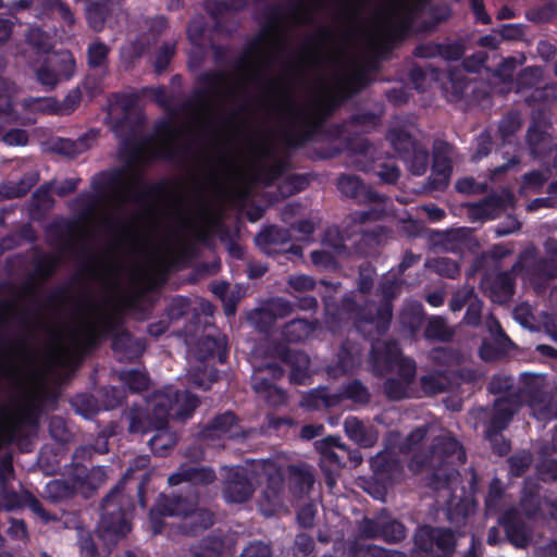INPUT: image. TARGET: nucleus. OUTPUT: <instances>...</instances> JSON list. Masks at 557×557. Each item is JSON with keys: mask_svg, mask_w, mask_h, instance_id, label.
I'll return each mask as SVG.
<instances>
[{"mask_svg": "<svg viewBox=\"0 0 557 557\" xmlns=\"http://www.w3.org/2000/svg\"><path fill=\"white\" fill-rule=\"evenodd\" d=\"M198 400L188 392L175 394V401L172 404L171 393H157L149 400V407L152 409L156 418V423L151 424L150 429H156V435L150 440V446L154 454L163 455L165 450L174 446L176 437L163 425L166 421L170 411L172 416L178 419H186L190 416L191 411L197 407Z\"/></svg>", "mask_w": 557, "mask_h": 557, "instance_id": "nucleus-1", "label": "nucleus"}, {"mask_svg": "<svg viewBox=\"0 0 557 557\" xmlns=\"http://www.w3.org/2000/svg\"><path fill=\"white\" fill-rule=\"evenodd\" d=\"M265 478L269 490L276 497L277 486L282 482V469L275 461H260L250 468L236 467L228 471L224 487V498L228 503H243L249 498L256 478Z\"/></svg>", "mask_w": 557, "mask_h": 557, "instance_id": "nucleus-2", "label": "nucleus"}, {"mask_svg": "<svg viewBox=\"0 0 557 557\" xmlns=\"http://www.w3.org/2000/svg\"><path fill=\"white\" fill-rule=\"evenodd\" d=\"M373 358L375 362L385 363L392 371L396 370L400 375V380L391 379L385 383L387 396L392 399H401L409 396L408 386L416 374L414 362L403 357L395 343L385 344L384 351H381V346L376 345Z\"/></svg>", "mask_w": 557, "mask_h": 557, "instance_id": "nucleus-3", "label": "nucleus"}, {"mask_svg": "<svg viewBox=\"0 0 557 557\" xmlns=\"http://www.w3.org/2000/svg\"><path fill=\"white\" fill-rule=\"evenodd\" d=\"M162 516H182L186 533H197L213 524V515L205 508H199L194 500L181 497H163L159 502Z\"/></svg>", "mask_w": 557, "mask_h": 557, "instance_id": "nucleus-4", "label": "nucleus"}, {"mask_svg": "<svg viewBox=\"0 0 557 557\" xmlns=\"http://www.w3.org/2000/svg\"><path fill=\"white\" fill-rule=\"evenodd\" d=\"M455 537L448 530L419 528L416 534L418 557H446L454 548Z\"/></svg>", "mask_w": 557, "mask_h": 557, "instance_id": "nucleus-5", "label": "nucleus"}, {"mask_svg": "<svg viewBox=\"0 0 557 557\" xmlns=\"http://www.w3.org/2000/svg\"><path fill=\"white\" fill-rule=\"evenodd\" d=\"M18 120L16 104H12L11 87L0 81V139L9 146H24L28 140L25 131L10 129L5 125Z\"/></svg>", "mask_w": 557, "mask_h": 557, "instance_id": "nucleus-6", "label": "nucleus"}, {"mask_svg": "<svg viewBox=\"0 0 557 557\" xmlns=\"http://www.w3.org/2000/svg\"><path fill=\"white\" fill-rule=\"evenodd\" d=\"M117 502L119 493L113 492L106 498L103 504L104 515L100 521L98 532L99 537H101L104 542L115 543L131 530L125 515L121 510H119L116 513L114 511Z\"/></svg>", "mask_w": 557, "mask_h": 557, "instance_id": "nucleus-7", "label": "nucleus"}, {"mask_svg": "<svg viewBox=\"0 0 557 557\" xmlns=\"http://www.w3.org/2000/svg\"><path fill=\"white\" fill-rule=\"evenodd\" d=\"M411 14V0H389L382 12L380 28L384 36L392 37L404 32Z\"/></svg>", "mask_w": 557, "mask_h": 557, "instance_id": "nucleus-8", "label": "nucleus"}, {"mask_svg": "<svg viewBox=\"0 0 557 557\" xmlns=\"http://www.w3.org/2000/svg\"><path fill=\"white\" fill-rule=\"evenodd\" d=\"M49 62L54 66L53 70L42 67L37 76L42 85L55 86L62 78H70L74 72L75 62L71 53L62 52L53 55Z\"/></svg>", "mask_w": 557, "mask_h": 557, "instance_id": "nucleus-9", "label": "nucleus"}, {"mask_svg": "<svg viewBox=\"0 0 557 557\" xmlns=\"http://www.w3.org/2000/svg\"><path fill=\"white\" fill-rule=\"evenodd\" d=\"M362 533L368 537H382L387 542H398L405 537V528L401 523L380 517L376 520H366Z\"/></svg>", "mask_w": 557, "mask_h": 557, "instance_id": "nucleus-10", "label": "nucleus"}, {"mask_svg": "<svg viewBox=\"0 0 557 557\" xmlns=\"http://www.w3.org/2000/svg\"><path fill=\"white\" fill-rule=\"evenodd\" d=\"M444 460L448 463H465L466 454L455 438H441L432 450L428 465L429 467H436Z\"/></svg>", "mask_w": 557, "mask_h": 557, "instance_id": "nucleus-11", "label": "nucleus"}, {"mask_svg": "<svg viewBox=\"0 0 557 557\" xmlns=\"http://www.w3.org/2000/svg\"><path fill=\"white\" fill-rule=\"evenodd\" d=\"M513 197L509 191H502L500 196H492L487 199L473 205L470 208V214L473 220L495 219L502 210L511 206Z\"/></svg>", "mask_w": 557, "mask_h": 557, "instance_id": "nucleus-12", "label": "nucleus"}, {"mask_svg": "<svg viewBox=\"0 0 557 557\" xmlns=\"http://www.w3.org/2000/svg\"><path fill=\"white\" fill-rule=\"evenodd\" d=\"M451 165L449 158V147L440 145L434 151V163L431 174V186L434 189L445 188L450 178Z\"/></svg>", "mask_w": 557, "mask_h": 557, "instance_id": "nucleus-13", "label": "nucleus"}, {"mask_svg": "<svg viewBox=\"0 0 557 557\" xmlns=\"http://www.w3.org/2000/svg\"><path fill=\"white\" fill-rule=\"evenodd\" d=\"M215 475L212 470L196 468L193 466H183L180 471L169 478L171 485L181 482H190L193 484H208L214 480Z\"/></svg>", "mask_w": 557, "mask_h": 557, "instance_id": "nucleus-14", "label": "nucleus"}, {"mask_svg": "<svg viewBox=\"0 0 557 557\" xmlns=\"http://www.w3.org/2000/svg\"><path fill=\"white\" fill-rule=\"evenodd\" d=\"M346 434L357 444L371 447L377 440V434L371 428H367L357 418H347L344 423Z\"/></svg>", "mask_w": 557, "mask_h": 557, "instance_id": "nucleus-15", "label": "nucleus"}, {"mask_svg": "<svg viewBox=\"0 0 557 557\" xmlns=\"http://www.w3.org/2000/svg\"><path fill=\"white\" fill-rule=\"evenodd\" d=\"M317 449L321 454V463L322 467H325L326 463H330L331 467H339L342 463V457L335 451V448L347 453L344 445L339 443L337 437H326L323 441L315 443Z\"/></svg>", "mask_w": 557, "mask_h": 557, "instance_id": "nucleus-16", "label": "nucleus"}, {"mask_svg": "<svg viewBox=\"0 0 557 557\" xmlns=\"http://www.w3.org/2000/svg\"><path fill=\"white\" fill-rule=\"evenodd\" d=\"M280 358L292 366V379L296 382L302 383L309 373L310 360L308 356L302 352L287 351L282 352Z\"/></svg>", "mask_w": 557, "mask_h": 557, "instance_id": "nucleus-17", "label": "nucleus"}, {"mask_svg": "<svg viewBox=\"0 0 557 557\" xmlns=\"http://www.w3.org/2000/svg\"><path fill=\"white\" fill-rule=\"evenodd\" d=\"M407 145L410 147L411 150L406 151V153L403 157L404 161L414 175L423 174L426 170L428 164L426 151L417 147L416 144L412 143L410 138H407Z\"/></svg>", "mask_w": 557, "mask_h": 557, "instance_id": "nucleus-18", "label": "nucleus"}, {"mask_svg": "<svg viewBox=\"0 0 557 557\" xmlns=\"http://www.w3.org/2000/svg\"><path fill=\"white\" fill-rule=\"evenodd\" d=\"M518 409L516 399L510 397L497 399L495 403V414L492 424L495 429H503L507 425Z\"/></svg>", "mask_w": 557, "mask_h": 557, "instance_id": "nucleus-19", "label": "nucleus"}, {"mask_svg": "<svg viewBox=\"0 0 557 557\" xmlns=\"http://www.w3.org/2000/svg\"><path fill=\"white\" fill-rule=\"evenodd\" d=\"M313 333V326L305 320H295L288 323L284 330V336L288 342H301Z\"/></svg>", "mask_w": 557, "mask_h": 557, "instance_id": "nucleus-20", "label": "nucleus"}, {"mask_svg": "<svg viewBox=\"0 0 557 557\" xmlns=\"http://www.w3.org/2000/svg\"><path fill=\"white\" fill-rule=\"evenodd\" d=\"M530 408L532 414L537 420H546L557 418V404L554 405L550 401L548 403L546 398H533L530 403Z\"/></svg>", "mask_w": 557, "mask_h": 557, "instance_id": "nucleus-21", "label": "nucleus"}, {"mask_svg": "<svg viewBox=\"0 0 557 557\" xmlns=\"http://www.w3.org/2000/svg\"><path fill=\"white\" fill-rule=\"evenodd\" d=\"M35 181L33 177H28L27 180L21 181L18 185H3L0 186V197L4 198H13L20 197L26 194L30 187L34 185Z\"/></svg>", "mask_w": 557, "mask_h": 557, "instance_id": "nucleus-22", "label": "nucleus"}, {"mask_svg": "<svg viewBox=\"0 0 557 557\" xmlns=\"http://www.w3.org/2000/svg\"><path fill=\"white\" fill-rule=\"evenodd\" d=\"M338 188L346 196L357 197L363 188V185L360 180L355 176H343L338 180Z\"/></svg>", "mask_w": 557, "mask_h": 557, "instance_id": "nucleus-23", "label": "nucleus"}, {"mask_svg": "<svg viewBox=\"0 0 557 557\" xmlns=\"http://www.w3.org/2000/svg\"><path fill=\"white\" fill-rule=\"evenodd\" d=\"M143 194V186L134 181L117 195V200L121 203H127L131 201H139Z\"/></svg>", "mask_w": 557, "mask_h": 557, "instance_id": "nucleus-24", "label": "nucleus"}, {"mask_svg": "<svg viewBox=\"0 0 557 557\" xmlns=\"http://www.w3.org/2000/svg\"><path fill=\"white\" fill-rule=\"evenodd\" d=\"M87 20L94 29H100L104 23V7L92 3L87 8Z\"/></svg>", "mask_w": 557, "mask_h": 557, "instance_id": "nucleus-25", "label": "nucleus"}, {"mask_svg": "<svg viewBox=\"0 0 557 557\" xmlns=\"http://www.w3.org/2000/svg\"><path fill=\"white\" fill-rule=\"evenodd\" d=\"M425 334L428 337H436L440 339H446L450 335L441 318L430 320Z\"/></svg>", "mask_w": 557, "mask_h": 557, "instance_id": "nucleus-26", "label": "nucleus"}, {"mask_svg": "<svg viewBox=\"0 0 557 557\" xmlns=\"http://www.w3.org/2000/svg\"><path fill=\"white\" fill-rule=\"evenodd\" d=\"M123 380L133 391H140L145 388L148 384V379L146 374L139 371L125 372L123 374Z\"/></svg>", "mask_w": 557, "mask_h": 557, "instance_id": "nucleus-27", "label": "nucleus"}, {"mask_svg": "<svg viewBox=\"0 0 557 557\" xmlns=\"http://www.w3.org/2000/svg\"><path fill=\"white\" fill-rule=\"evenodd\" d=\"M108 48L103 44L95 42L88 49V62L91 66H99L104 61Z\"/></svg>", "mask_w": 557, "mask_h": 557, "instance_id": "nucleus-28", "label": "nucleus"}, {"mask_svg": "<svg viewBox=\"0 0 557 557\" xmlns=\"http://www.w3.org/2000/svg\"><path fill=\"white\" fill-rule=\"evenodd\" d=\"M422 387L426 394H435L445 388L444 377L431 374L422 377Z\"/></svg>", "mask_w": 557, "mask_h": 557, "instance_id": "nucleus-29", "label": "nucleus"}, {"mask_svg": "<svg viewBox=\"0 0 557 557\" xmlns=\"http://www.w3.org/2000/svg\"><path fill=\"white\" fill-rule=\"evenodd\" d=\"M236 419L232 412H225L213 422V430L219 433H227L235 425Z\"/></svg>", "mask_w": 557, "mask_h": 557, "instance_id": "nucleus-30", "label": "nucleus"}, {"mask_svg": "<svg viewBox=\"0 0 557 557\" xmlns=\"http://www.w3.org/2000/svg\"><path fill=\"white\" fill-rule=\"evenodd\" d=\"M510 471L513 475H520L524 468L531 463V456L528 453H521L509 459Z\"/></svg>", "mask_w": 557, "mask_h": 557, "instance_id": "nucleus-31", "label": "nucleus"}, {"mask_svg": "<svg viewBox=\"0 0 557 557\" xmlns=\"http://www.w3.org/2000/svg\"><path fill=\"white\" fill-rule=\"evenodd\" d=\"M270 556V547L261 542L251 543L247 546L242 557H269Z\"/></svg>", "mask_w": 557, "mask_h": 557, "instance_id": "nucleus-32", "label": "nucleus"}, {"mask_svg": "<svg viewBox=\"0 0 557 557\" xmlns=\"http://www.w3.org/2000/svg\"><path fill=\"white\" fill-rule=\"evenodd\" d=\"M467 295L469 296L470 304L466 313V320L470 324H475L480 319L481 304L479 300L472 297V292H467Z\"/></svg>", "mask_w": 557, "mask_h": 557, "instance_id": "nucleus-33", "label": "nucleus"}, {"mask_svg": "<svg viewBox=\"0 0 557 557\" xmlns=\"http://www.w3.org/2000/svg\"><path fill=\"white\" fill-rule=\"evenodd\" d=\"M205 374L207 379L202 377L198 372H189L190 380L195 385L201 388H207L209 383L215 380V371L206 368L203 370V375Z\"/></svg>", "mask_w": 557, "mask_h": 557, "instance_id": "nucleus-34", "label": "nucleus"}, {"mask_svg": "<svg viewBox=\"0 0 557 557\" xmlns=\"http://www.w3.org/2000/svg\"><path fill=\"white\" fill-rule=\"evenodd\" d=\"M436 269L440 273L449 277H454L458 273L457 264L445 258L436 260Z\"/></svg>", "mask_w": 557, "mask_h": 557, "instance_id": "nucleus-35", "label": "nucleus"}, {"mask_svg": "<svg viewBox=\"0 0 557 557\" xmlns=\"http://www.w3.org/2000/svg\"><path fill=\"white\" fill-rule=\"evenodd\" d=\"M500 283H502V294L500 295L495 294L492 296L493 300L497 301V302L505 301L512 294V284L508 276H506V275L502 276Z\"/></svg>", "mask_w": 557, "mask_h": 557, "instance_id": "nucleus-36", "label": "nucleus"}, {"mask_svg": "<svg viewBox=\"0 0 557 557\" xmlns=\"http://www.w3.org/2000/svg\"><path fill=\"white\" fill-rule=\"evenodd\" d=\"M289 284L296 290H306L312 288L313 280L309 276L298 275L290 277Z\"/></svg>", "mask_w": 557, "mask_h": 557, "instance_id": "nucleus-37", "label": "nucleus"}, {"mask_svg": "<svg viewBox=\"0 0 557 557\" xmlns=\"http://www.w3.org/2000/svg\"><path fill=\"white\" fill-rule=\"evenodd\" d=\"M346 395L356 401H364L367 399V392L359 383L349 385L346 389Z\"/></svg>", "mask_w": 557, "mask_h": 557, "instance_id": "nucleus-38", "label": "nucleus"}, {"mask_svg": "<svg viewBox=\"0 0 557 557\" xmlns=\"http://www.w3.org/2000/svg\"><path fill=\"white\" fill-rule=\"evenodd\" d=\"M539 472L545 481L557 479V462L549 461L547 463H542L539 468Z\"/></svg>", "mask_w": 557, "mask_h": 557, "instance_id": "nucleus-39", "label": "nucleus"}, {"mask_svg": "<svg viewBox=\"0 0 557 557\" xmlns=\"http://www.w3.org/2000/svg\"><path fill=\"white\" fill-rule=\"evenodd\" d=\"M440 475H441V470H438V472L436 473V479L434 481V486H435L436 490H443V491L449 490L450 485L455 481H457V478H458V473L457 472H451L444 480H441Z\"/></svg>", "mask_w": 557, "mask_h": 557, "instance_id": "nucleus-40", "label": "nucleus"}, {"mask_svg": "<svg viewBox=\"0 0 557 557\" xmlns=\"http://www.w3.org/2000/svg\"><path fill=\"white\" fill-rule=\"evenodd\" d=\"M28 40L39 49L46 50L48 48L46 35L40 29H32L28 35Z\"/></svg>", "mask_w": 557, "mask_h": 557, "instance_id": "nucleus-41", "label": "nucleus"}, {"mask_svg": "<svg viewBox=\"0 0 557 557\" xmlns=\"http://www.w3.org/2000/svg\"><path fill=\"white\" fill-rule=\"evenodd\" d=\"M173 51H174V48L171 45H166L162 49V51L160 52V54L157 59V62H156L157 69L159 71L163 70L166 66L171 55L173 54Z\"/></svg>", "mask_w": 557, "mask_h": 557, "instance_id": "nucleus-42", "label": "nucleus"}, {"mask_svg": "<svg viewBox=\"0 0 557 557\" xmlns=\"http://www.w3.org/2000/svg\"><path fill=\"white\" fill-rule=\"evenodd\" d=\"M391 308L388 305H386L380 310L377 317L373 320V323H375L377 327H385L391 319Z\"/></svg>", "mask_w": 557, "mask_h": 557, "instance_id": "nucleus-43", "label": "nucleus"}, {"mask_svg": "<svg viewBox=\"0 0 557 557\" xmlns=\"http://www.w3.org/2000/svg\"><path fill=\"white\" fill-rule=\"evenodd\" d=\"M399 171L395 166H385L381 172L380 176L387 183H393L398 178Z\"/></svg>", "mask_w": 557, "mask_h": 557, "instance_id": "nucleus-44", "label": "nucleus"}, {"mask_svg": "<svg viewBox=\"0 0 557 557\" xmlns=\"http://www.w3.org/2000/svg\"><path fill=\"white\" fill-rule=\"evenodd\" d=\"M322 425H306L301 430V436L307 440H311L322 432Z\"/></svg>", "mask_w": 557, "mask_h": 557, "instance_id": "nucleus-45", "label": "nucleus"}, {"mask_svg": "<svg viewBox=\"0 0 557 557\" xmlns=\"http://www.w3.org/2000/svg\"><path fill=\"white\" fill-rule=\"evenodd\" d=\"M298 520L300 521V523L304 527H310L312 524V520H313V511H312V509L310 507L304 508L298 513Z\"/></svg>", "mask_w": 557, "mask_h": 557, "instance_id": "nucleus-46", "label": "nucleus"}, {"mask_svg": "<svg viewBox=\"0 0 557 557\" xmlns=\"http://www.w3.org/2000/svg\"><path fill=\"white\" fill-rule=\"evenodd\" d=\"M524 181H525L527 185L536 186V185H542V183L544 181H546V177L541 173L534 172V173H530V174L525 175Z\"/></svg>", "mask_w": 557, "mask_h": 557, "instance_id": "nucleus-47", "label": "nucleus"}, {"mask_svg": "<svg viewBox=\"0 0 557 557\" xmlns=\"http://www.w3.org/2000/svg\"><path fill=\"white\" fill-rule=\"evenodd\" d=\"M81 553L83 557H95L96 548L91 540L82 543Z\"/></svg>", "mask_w": 557, "mask_h": 557, "instance_id": "nucleus-48", "label": "nucleus"}, {"mask_svg": "<svg viewBox=\"0 0 557 557\" xmlns=\"http://www.w3.org/2000/svg\"><path fill=\"white\" fill-rule=\"evenodd\" d=\"M429 218L433 221L441 220L444 216V211L436 207H424Z\"/></svg>", "mask_w": 557, "mask_h": 557, "instance_id": "nucleus-49", "label": "nucleus"}, {"mask_svg": "<svg viewBox=\"0 0 557 557\" xmlns=\"http://www.w3.org/2000/svg\"><path fill=\"white\" fill-rule=\"evenodd\" d=\"M300 480H301V490L310 488L313 484V478L309 471H301L299 473Z\"/></svg>", "mask_w": 557, "mask_h": 557, "instance_id": "nucleus-50", "label": "nucleus"}, {"mask_svg": "<svg viewBox=\"0 0 557 557\" xmlns=\"http://www.w3.org/2000/svg\"><path fill=\"white\" fill-rule=\"evenodd\" d=\"M424 435H425V432L422 429H418L414 432H412V434L408 438V444L406 446V449L410 450L411 443H418L419 441H421L424 437Z\"/></svg>", "mask_w": 557, "mask_h": 557, "instance_id": "nucleus-51", "label": "nucleus"}, {"mask_svg": "<svg viewBox=\"0 0 557 557\" xmlns=\"http://www.w3.org/2000/svg\"><path fill=\"white\" fill-rule=\"evenodd\" d=\"M428 302L433 307H440L444 304V297L442 293H433L428 296Z\"/></svg>", "mask_w": 557, "mask_h": 557, "instance_id": "nucleus-52", "label": "nucleus"}, {"mask_svg": "<svg viewBox=\"0 0 557 557\" xmlns=\"http://www.w3.org/2000/svg\"><path fill=\"white\" fill-rule=\"evenodd\" d=\"M129 431L132 433H139V432H146L147 429H145L141 425V422L139 421V419L137 417H133L131 420V424H129Z\"/></svg>", "mask_w": 557, "mask_h": 557, "instance_id": "nucleus-53", "label": "nucleus"}, {"mask_svg": "<svg viewBox=\"0 0 557 557\" xmlns=\"http://www.w3.org/2000/svg\"><path fill=\"white\" fill-rule=\"evenodd\" d=\"M75 183L74 182H67L66 183V186H58L55 187V193L63 196L65 195L66 193L73 190L75 188Z\"/></svg>", "mask_w": 557, "mask_h": 557, "instance_id": "nucleus-54", "label": "nucleus"}, {"mask_svg": "<svg viewBox=\"0 0 557 557\" xmlns=\"http://www.w3.org/2000/svg\"><path fill=\"white\" fill-rule=\"evenodd\" d=\"M58 9H59V12L62 15V17L67 23H72L73 22V15H72V13L70 12V10L66 7H64L63 4H59Z\"/></svg>", "mask_w": 557, "mask_h": 557, "instance_id": "nucleus-55", "label": "nucleus"}, {"mask_svg": "<svg viewBox=\"0 0 557 557\" xmlns=\"http://www.w3.org/2000/svg\"><path fill=\"white\" fill-rule=\"evenodd\" d=\"M94 338H95V330L94 329H88L86 331V333H85L84 338L77 339V341L79 342L78 343L79 345L81 344H89V343H91L94 341Z\"/></svg>", "mask_w": 557, "mask_h": 557, "instance_id": "nucleus-56", "label": "nucleus"}, {"mask_svg": "<svg viewBox=\"0 0 557 557\" xmlns=\"http://www.w3.org/2000/svg\"><path fill=\"white\" fill-rule=\"evenodd\" d=\"M450 309L453 311H458L463 307V302L459 299V296H455L450 301Z\"/></svg>", "mask_w": 557, "mask_h": 557, "instance_id": "nucleus-57", "label": "nucleus"}, {"mask_svg": "<svg viewBox=\"0 0 557 557\" xmlns=\"http://www.w3.org/2000/svg\"><path fill=\"white\" fill-rule=\"evenodd\" d=\"M497 534H498V530L496 528H492L488 531V535H487L488 544H496V542H497Z\"/></svg>", "mask_w": 557, "mask_h": 557, "instance_id": "nucleus-58", "label": "nucleus"}, {"mask_svg": "<svg viewBox=\"0 0 557 557\" xmlns=\"http://www.w3.org/2000/svg\"><path fill=\"white\" fill-rule=\"evenodd\" d=\"M508 535L511 537V541L517 546H523L527 543V536L525 535H522L521 539L513 537V535L511 534L510 530H508Z\"/></svg>", "mask_w": 557, "mask_h": 557, "instance_id": "nucleus-59", "label": "nucleus"}, {"mask_svg": "<svg viewBox=\"0 0 557 557\" xmlns=\"http://www.w3.org/2000/svg\"><path fill=\"white\" fill-rule=\"evenodd\" d=\"M474 10L479 20H481L483 23L488 22V17L483 13L482 9L479 5L475 4Z\"/></svg>", "mask_w": 557, "mask_h": 557, "instance_id": "nucleus-60", "label": "nucleus"}, {"mask_svg": "<svg viewBox=\"0 0 557 557\" xmlns=\"http://www.w3.org/2000/svg\"><path fill=\"white\" fill-rule=\"evenodd\" d=\"M150 521L152 523L153 533L160 532L161 525H159L158 522L156 521V513L153 511L150 512Z\"/></svg>", "mask_w": 557, "mask_h": 557, "instance_id": "nucleus-61", "label": "nucleus"}, {"mask_svg": "<svg viewBox=\"0 0 557 557\" xmlns=\"http://www.w3.org/2000/svg\"><path fill=\"white\" fill-rule=\"evenodd\" d=\"M546 205V200L545 199H537L535 201H533L532 203L529 205V209L530 210H534V209H537L539 207L541 206H544Z\"/></svg>", "mask_w": 557, "mask_h": 557, "instance_id": "nucleus-62", "label": "nucleus"}, {"mask_svg": "<svg viewBox=\"0 0 557 557\" xmlns=\"http://www.w3.org/2000/svg\"><path fill=\"white\" fill-rule=\"evenodd\" d=\"M539 349L545 355H552L554 349L548 346H539Z\"/></svg>", "mask_w": 557, "mask_h": 557, "instance_id": "nucleus-63", "label": "nucleus"}, {"mask_svg": "<svg viewBox=\"0 0 557 557\" xmlns=\"http://www.w3.org/2000/svg\"><path fill=\"white\" fill-rule=\"evenodd\" d=\"M274 307H282L284 309H288V305L283 301V300H276L274 304H273Z\"/></svg>", "mask_w": 557, "mask_h": 557, "instance_id": "nucleus-64", "label": "nucleus"}]
</instances>
